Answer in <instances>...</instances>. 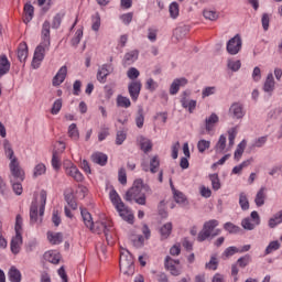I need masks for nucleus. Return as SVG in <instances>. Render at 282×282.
<instances>
[{"label": "nucleus", "instance_id": "obj_1", "mask_svg": "<svg viewBox=\"0 0 282 282\" xmlns=\"http://www.w3.org/2000/svg\"><path fill=\"white\" fill-rule=\"evenodd\" d=\"M153 193L151 187L148 184H144V181L138 178L133 182L132 187L126 193V202H135L139 206H147V195Z\"/></svg>", "mask_w": 282, "mask_h": 282}, {"label": "nucleus", "instance_id": "obj_2", "mask_svg": "<svg viewBox=\"0 0 282 282\" xmlns=\"http://www.w3.org/2000/svg\"><path fill=\"white\" fill-rule=\"evenodd\" d=\"M50 28H52V24H50V21H44L42 24V42L40 45L35 48L32 66L34 69H39V66L41 65V62L43 58H45V53L50 52Z\"/></svg>", "mask_w": 282, "mask_h": 282}, {"label": "nucleus", "instance_id": "obj_3", "mask_svg": "<svg viewBox=\"0 0 282 282\" xmlns=\"http://www.w3.org/2000/svg\"><path fill=\"white\" fill-rule=\"evenodd\" d=\"M90 230L97 235H102L104 232L108 246H113V239L111 236V232H113V223H111V220L93 223V229Z\"/></svg>", "mask_w": 282, "mask_h": 282}, {"label": "nucleus", "instance_id": "obj_4", "mask_svg": "<svg viewBox=\"0 0 282 282\" xmlns=\"http://www.w3.org/2000/svg\"><path fill=\"white\" fill-rule=\"evenodd\" d=\"M119 267L121 272H123V274H128V276H131V274L135 272V267L133 265V256L131 254V252H129V250H121Z\"/></svg>", "mask_w": 282, "mask_h": 282}, {"label": "nucleus", "instance_id": "obj_5", "mask_svg": "<svg viewBox=\"0 0 282 282\" xmlns=\"http://www.w3.org/2000/svg\"><path fill=\"white\" fill-rule=\"evenodd\" d=\"M241 47H243L241 35L236 34L227 42L226 51L228 54H230V56H237V54L241 52Z\"/></svg>", "mask_w": 282, "mask_h": 282}, {"label": "nucleus", "instance_id": "obj_6", "mask_svg": "<svg viewBox=\"0 0 282 282\" xmlns=\"http://www.w3.org/2000/svg\"><path fill=\"white\" fill-rule=\"evenodd\" d=\"M9 169L11 173L9 176L10 182H23L25 180V172L21 169L19 161L10 162Z\"/></svg>", "mask_w": 282, "mask_h": 282}, {"label": "nucleus", "instance_id": "obj_7", "mask_svg": "<svg viewBox=\"0 0 282 282\" xmlns=\"http://www.w3.org/2000/svg\"><path fill=\"white\" fill-rule=\"evenodd\" d=\"M141 169L144 171V173H152L155 174L160 171V156L154 155L150 160V164L147 162L141 163Z\"/></svg>", "mask_w": 282, "mask_h": 282}, {"label": "nucleus", "instance_id": "obj_8", "mask_svg": "<svg viewBox=\"0 0 282 282\" xmlns=\"http://www.w3.org/2000/svg\"><path fill=\"white\" fill-rule=\"evenodd\" d=\"M64 169H65L66 175H68L69 177H73L75 182H83V180H85V176H83V173H80V171L76 165H74V163L68 162V164L64 165Z\"/></svg>", "mask_w": 282, "mask_h": 282}, {"label": "nucleus", "instance_id": "obj_9", "mask_svg": "<svg viewBox=\"0 0 282 282\" xmlns=\"http://www.w3.org/2000/svg\"><path fill=\"white\" fill-rule=\"evenodd\" d=\"M128 91L131 100L133 102H138V98H140V91H142V82L140 80H132L128 85Z\"/></svg>", "mask_w": 282, "mask_h": 282}, {"label": "nucleus", "instance_id": "obj_10", "mask_svg": "<svg viewBox=\"0 0 282 282\" xmlns=\"http://www.w3.org/2000/svg\"><path fill=\"white\" fill-rule=\"evenodd\" d=\"M165 268L173 276H180V274H182V268H180V260H173L169 256L165 258Z\"/></svg>", "mask_w": 282, "mask_h": 282}, {"label": "nucleus", "instance_id": "obj_11", "mask_svg": "<svg viewBox=\"0 0 282 282\" xmlns=\"http://www.w3.org/2000/svg\"><path fill=\"white\" fill-rule=\"evenodd\" d=\"M113 72V64H104L99 66L97 72V80L100 83H107V76L112 74Z\"/></svg>", "mask_w": 282, "mask_h": 282}, {"label": "nucleus", "instance_id": "obj_12", "mask_svg": "<svg viewBox=\"0 0 282 282\" xmlns=\"http://www.w3.org/2000/svg\"><path fill=\"white\" fill-rule=\"evenodd\" d=\"M117 213H119V216L121 217V219H123V221H127L128 224H133V212H131L127 205L121 204L119 206H117L116 208Z\"/></svg>", "mask_w": 282, "mask_h": 282}, {"label": "nucleus", "instance_id": "obj_13", "mask_svg": "<svg viewBox=\"0 0 282 282\" xmlns=\"http://www.w3.org/2000/svg\"><path fill=\"white\" fill-rule=\"evenodd\" d=\"M188 85V79L185 77L176 78L173 80V83L170 86V94L171 96L177 95L181 87H186Z\"/></svg>", "mask_w": 282, "mask_h": 282}, {"label": "nucleus", "instance_id": "obj_14", "mask_svg": "<svg viewBox=\"0 0 282 282\" xmlns=\"http://www.w3.org/2000/svg\"><path fill=\"white\" fill-rule=\"evenodd\" d=\"M140 56V52L138 50L130 51L124 54L122 59L123 67H129V65H133L138 57Z\"/></svg>", "mask_w": 282, "mask_h": 282}, {"label": "nucleus", "instance_id": "obj_15", "mask_svg": "<svg viewBox=\"0 0 282 282\" xmlns=\"http://www.w3.org/2000/svg\"><path fill=\"white\" fill-rule=\"evenodd\" d=\"M213 234V220L206 221L202 231L198 234L197 241H206Z\"/></svg>", "mask_w": 282, "mask_h": 282}, {"label": "nucleus", "instance_id": "obj_16", "mask_svg": "<svg viewBox=\"0 0 282 282\" xmlns=\"http://www.w3.org/2000/svg\"><path fill=\"white\" fill-rule=\"evenodd\" d=\"M21 246H23V236H21V232H15V236L11 240V252L19 254L21 252Z\"/></svg>", "mask_w": 282, "mask_h": 282}, {"label": "nucleus", "instance_id": "obj_17", "mask_svg": "<svg viewBox=\"0 0 282 282\" xmlns=\"http://www.w3.org/2000/svg\"><path fill=\"white\" fill-rule=\"evenodd\" d=\"M65 78H67V66H62L53 77V86L58 87L59 85H63Z\"/></svg>", "mask_w": 282, "mask_h": 282}, {"label": "nucleus", "instance_id": "obj_18", "mask_svg": "<svg viewBox=\"0 0 282 282\" xmlns=\"http://www.w3.org/2000/svg\"><path fill=\"white\" fill-rule=\"evenodd\" d=\"M229 116H231V118H236L237 120H241V118H243V106L238 102L232 104L229 108Z\"/></svg>", "mask_w": 282, "mask_h": 282}, {"label": "nucleus", "instance_id": "obj_19", "mask_svg": "<svg viewBox=\"0 0 282 282\" xmlns=\"http://www.w3.org/2000/svg\"><path fill=\"white\" fill-rule=\"evenodd\" d=\"M3 149H4V155L10 162H19V159L14 156V150L12 149V144L10 141L4 140L3 141Z\"/></svg>", "mask_w": 282, "mask_h": 282}, {"label": "nucleus", "instance_id": "obj_20", "mask_svg": "<svg viewBox=\"0 0 282 282\" xmlns=\"http://www.w3.org/2000/svg\"><path fill=\"white\" fill-rule=\"evenodd\" d=\"M82 219L89 230H94V218L91 217V214L87 209H80Z\"/></svg>", "mask_w": 282, "mask_h": 282}, {"label": "nucleus", "instance_id": "obj_21", "mask_svg": "<svg viewBox=\"0 0 282 282\" xmlns=\"http://www.w3.org/2000/svg\"><path fill=\"white\" fill-rule=\"evenodd\" d=\"M107 160H109V158L107 156V154H105L102 152H95L91 155V161L95 164H99V166H106L107 165Z\"/></svg>", "mask_w": 282, "mask_h": 282}, {"label": "nucleus", "instance_id": "obj_22", "mask_svg": "<svg viewBox=\"0 0 282 282\" xmlns=\"http://www.w3.org/2000/svg\"><path fill=\"white\" fill-rule=\"evenodd\" d=\"M47 239L52 246H58L63 243V232L47 231Z\"/></svg>", "mask_w": 282, "mask_h": 282}, {"label": "nucleus", "instance_id": "obj_23", "mask_svg": "<svg viewBox=\"0 0 282 282\" xmlns=\"http://www.w3.org/2000/svg\"><path fill=\"white\" fill-rule=\"evenodd\" d=\"M138 142L140 143L141 151L149 153L153 149V143L150 139H147L144 135H140L138 138Z\"/></svg>", "mask_w": 282, "mask_h": 282}, {"label": "nucleus", "instance_id": "obj_24", "mask_svg": "<svg viewBox=\"0 0 282 282\" xmlns=\"http://www.w3.org/2000/svg\"><path fill=\"white\" fill-rule=\"evenodd\" d=\"M10 72V61H8V56H0V78L1 76H6Z\"/></svg>", "mask_w": 282, "mask_h": 282}, {"label": "nucleus", "instance_id": "obj_25", "mask_svg": "<svg viewBox=\"0 0 282 282\" xmlns=\"http://www.w3.org/2000/svg\"><path fill=\"white\" fill-rule=\"evenodd\" d=\"M263 91L267 94H272L274 91V75L272 73L268 74L264 82Z\"/></svg>", "mask_w": 282, "mask_h": 282}, {"label": "nucleus", "instance_id": "obj_26", "mask_svg": "<svg viewBox=\"0 0 282 282\" xmlns=\"http://www.w3.org/2000/svg\"><path fill=\"white\" fill-rule=\"evenodd\" d=\"M9 281L21 282L22 275L21 271L17 267H11L8 272Z\"/></svg>", "mask_w": 282, "mask_h": 282}, {"label": "nucleus", "instance_id": "obj_27", "mask_svg": "<svg viewBox=\"0 0 282 282\" xmlns=\"http://www.w3.org/2000/svg\"><path fill=\"white\" fill-rule=\"evenodd\" d=\"M18 58L20 63H24L28 58V43L22 42L18 47Z\"/></svg>", "mask_w": 282, "mask_h": 282}, {"label": "nucleus", "instance_id": "obj_28", "mask_svg": "<svg viewBox=\"0 0 282 282\" xmlns=\"http://www.w3.org/2000/svg\"><path fill=\"white\" fill-rule=\"evenodd\" d=\"M44 259L45 261H48V263H59L61 261V256L56 251H46L44 253Z\"/></svg>", "mask_w": 282, "mask_h": 282}, {"label": "nucleus", "instance_id": "obj_29", "mask_svg": "<svg viewBox=\"0 0 282 282\" xmlns=\"http://www.w3.org/2000/svg\"><path fill=\"white\" fill-rule=\"evenodd\" d=\"M40 209H39V214L40 217H43V215H45V204H47V192L42 189L40 192Z\"/></svg>", "mask_w": 282, "mask_h": 282}, {"label": "nucleus", "instance_id": "obj_30", "mask_svg": "<svg viewBox=\"0 0 282 282\" xmlns=\"http://www.w3.org/2000/svg\"><path fill=\"white\" fill-rule=\"evenodd\" d=\"M173 232V223H166L160 228V235L162 239H169Z\"/></svg>", "mask_w": 282, "mask_h": 282}, {"label": "nucleus", "instance_id": "obj_31", "mask_svg": "<svg viewBox=\"0 0 282 282\" xmlns=\"http://www.w3.org/2000/svg\"><path fill=\"white\" fill-rule=\"evenodd\" d=\"M34 19V6L26 3L24 6V23H30Z\"/></svg>", "mask_w": 282, "mask_h": 282}, {"label": "nucleus", "instance_id": "obj_32", "mask_svg": "<svg viewBox=\"0 0 282 282\" xmlns=\"http://www.w3.org/2000/svg\"><path fill=\"white\" fill-rule=\"evenodd\" d=\"M30 221L31 224H36L39 221V205L36 202H32L30 208Z\"/></svg>", "mask_w": 282, "mask_h": 282}, {"label": "nucleus", "instance_id": "obj_33", "mask_svg": "<svg viewBox=\"0 0 282 282\" xmlns=\"http://www.w3.org/2000/svg\"><path fill=\"white\" fill-rule=\"evenodd\" d=\"M109 197H110L111 204L115 206V208H118V206H120L121 204H124L122 202V198H120V195L118 194V192H116V189L110 191Z\"/></svg>", "mask_w": 282, "mask_h": 282}, {"label": "nucleus", "instance_id": "obj_34", "mask_svg": "<svg viewBox=\"0 0 282 282\" xmlns=\"http://www.w3.org/2000/svg\"><path fill=\"white\" fill-rule=\"evenodd\" d=\"M256 206L261 207L265 204V187H261L254 198Z\"/></svg>", "mask_w": 282, "mask_h": 282}, {"label": "nucleus", "instance_id": "obj_35", "mask_svg": "<svg viewBox=\"0 0 282 282\" xmlns=\"http://www.w3.org/2000/svg\"><path fill=\"white\" fill-rule=\"evenodd\" d=\"M68 137L75 142L80 139V132H78V127L76 126V123H72L68 127Z\"/></svg>", "mask_w": 282, "mask_h": 282}, {"label": "nucleus", "instance_id": "obj_36", "mask_svg": "<svg viewBox=\"0 0 282 282\" xmlns=\"http://www.w3.org/2000/svg\"><path fill=\"white\" fill-rule=\"evenodd\" d=\"M172 193L174 195V199L176 204H184L186 202V196H184V193L175 189V186H173V183H171Z\"/></svg>", "mask_w": 282, "mask_h": 282}, {"label": "nucleus", "instance_id": "obj_37", "mask_svg": "<svg viewBox=\"0 0 282 282\" xmlns=\"http://www.w3.org/2000/svg\"><path fill=\"white\" fill-rule=\"evenodd\" d=\"M117 106L123 107V109H129V107H131V99H129L128 97H124L122 95H119L117 97Z\"/></svg>", "mask_w": 282, "mask_h": 282}, {"label": "nucleus", "instance_id": "obj_38", "mask_svg": "<svg viewBox=\"0 0 282 282\" xmlns=\"http://www.w3.org/2000/svg\"><path fill=\"white\" fill-rule=\"evenodd\" d=\"M243 151H246V140H242L238 145L235 151L234 158L239 162L241 160V155H243Z\"/></svg>", "mask_w": 282, "mask_h": 282}, {"label": "nucleus", "instance_id": "obj_39", "mask_svg": "<svg viewBox=\"0 0 282 282\" xmlns=\"http://www.w3.org/2000/svg\"><path fill=\"white\" fill-rule=\"evenodd\" d=\"M279 224H282V210L278 212L272 218L269 219V226L276 228Z\"/></svg>", "mask_w": 282, "mask_h": 282}, {"label": "nucleus", "instance_id": "obj_40", "mask_svg": "<svg viewBox=\"0 0 282 282\" xmlns=\"http://www.w3.org/2000/svg\"><path fill=\"white\" fill-rule=\"evenodd\" d=\"M135 124L138 129H142L144 127V109L139 108L135 117Z\"/></svg>", "mask_w": 282, "mask_h": 282}, {"label": "nucleus", "instance_id": "obj_41", "mask_svg": "<svg viewBox=\"0 0 282 282\" xmlns=\"http://www.w3.org/2000/svg\"><path fill=\"white\" fill-rule=\"evenodd\" d=\"M61 109H63V99H56L51 108L52 116H58Z\"/></svg>", "mask_w": 282, "mask_h": 282}, {"label": "nucleus", "instance_id": "obj_42", "mask_svg": "<svg viewBox=\"0 0 282 282\" xmlns=\"http://www.w3.org/2000/svg\"><path fill=\"white\" fill-rule=\"evenodd\" d=\"M51 162L54 171H61V156L58 154V151H53V156Z\"/></svg>", "mask_w": 282, "mask_h": 282}, {"label": "nucleus", "instance_id": "obj_43", "mask_svg": "<svg viewBox=\"0 0 282 282\" xmlns=\"http://www.w3.org/2000/svg\"><path fill=\"white\" fill-rule=\"evenodd\" d=\"M227 67H228V69H231V72H239V69H241V61L228 59Z\"/></svg>", "mask_w": 282, "mask_h": 282}, {"label": "nucleus", "instance_id": "obj_44", "mask_svg": "<svg viewBox=\"0 0 282 282\" xmlns=\"http://www.w3.org/2000/svg\"><path fill=\"white\" fill-rule=\"evenodd\" d=\"M45 171H47V167L43 163H39L35 165L33 171V177H39L41 175H45Z\"/></svg>", "mask_w": 282, "mask_h": 282}, {"label": "nucleus", "instance_id": "obj_45", "mask_svg": "<svg viewBox=\"0 0 282 282\" xmlns=\"http://www.w3.org/2000/svg\"><path fill=\"white\" fill-rule=\"evenodd\" d=\"M170 17L172 19H177V17H180V4H177V2H172L170 4Z\"/></svg>", "mask_w": 282, "mask_h": 282}, {"label": "nucleus", "instance_id": "obj_46", "mask_svg": "<svg viewBox=\"0 0 282 282\" xmlns=\"http://www.w3.org/2000/svg\"><path fill=\"white\" fill-rule=\"evenodd\" d=\"M23 181H14V182H10L11 186H12V191L13 193H15V195H22L23 194V185L21 184Z\"/></svg>", "mask_w": 282, "mask_h": 282}, {"label": "nucleus", "instance_id": "obj_47", "mask_svg": "<svg viewBox=\"0 0 282 282\" xmlns=\"http://www.w3.org/2000/svg\"><path fill=\"white\" fill-rule=\"evenodd\" d=\"M215 149L217 153H224V149H226V137L224 134L220 135Z\"/></svg>", "mask_w": 282, "mask_h": 282}, {"label": "nucleus", "instance_id": "obj_48", "mask_svg": "<svg viewBox=\"0 0 282 282\" xmlns=\"http://www.w3.org/2000/svg\"><path fill=\"white\" fill-rule=\"evenodd\" d=\"M279 248H281V243L278 240L271 241L265 249V254H272V252L279 250Z\"/></svg>", "mask_w": 282, "mask_h": 282}, {"label": "nucleus", "instance_id": "obj_49", "mask_svg": "<svg viewBox=\"0 0 282 282\" xmlns=\"http://www.w3.org/2000/svg\"><path fill=\"white\" fill-rule=\"evenodd\" d=\"M224 228H225V230H227V232H230V235H237V232H239V230H241V228H239V226H237L232 223H226Z\"/></svg>", "mask_w": 282, "mask_h": 282}, {"label": "nucleus", "instance_id": "obj_50", "mask_svg": "<svg viewBox=\"0 0 282 282\" xmlns=\"http://www.w3.org/2000/svg\"><path fill=\"white\" fill-rule=\"evenodd\" d=\"M237 128H231L228 130L229 149L235 147V138H237Z\"/></svg>", "mask_w": 282, "mask_h": 282}, {"label": "nucleus", "instance_id": "obj_51", "mask_svg": "<svg viewBox=\"0 0 282 282\" xmlns=\"http://www.w3.org/2000/svg\"><path fill=\"white\" fill-rule=\"evenodd\" d=\"M124 140H127V132L124 130L117 131L116 144L120 147V144H123Z\"/></svg>", "mask_w": 282, "mask_h": 282}, {"label": "nucleus", "instance_id": "obj_52", "mask_svg": "<svg viewBox=\"0 0 282 282\" xmlns=\"http://www.w3.org/2000/svg\"><path fill=\"white\" fill-rule=\"evenodd\" d=\"M239 204L243 210H248V208H250V203L248 202V196H246V194L243 193L240 194Z\"/></svg>", "mask_w": 282, "mask_h": 282}, {"label": "nucleus", "instance_id": "obj_53", "mask_svg": "<svg viewBox=\"0 0 282 282\" xmlns=\"http://www.w3.org/2000/svg\"><path fill=\"white\" fill-rule=\"evenodd\" d=\"M82 39H83V29H78L75 33V36L70 41L73 47H77Z\"/></svg>", "mask_w": 282, "mask_h": 282}, {"label": "nucleus", "instance_id": "obj_54", "mask_svg": "<svg viewBox=\"0 0 282 282\" xmlns=\"http://www.w3.org/2000/svg\"><path fill=\"white\" fill-rule=\"evenodd\" d=\"M63 22V14L57 13L52 21L53 30H58L61 28V23Z\"/></svg>", "mask_w": 282, "mask_h": 282}, {"label": "nucleus", "instance_id": "obj_55", "mask_svg": "<svg viewBox=\"0 0 282 282\" xmlns=\"http://www.w3.org/2000/svg\"><path fill=\"white\" fill-rule=\"evenodd\" d=\"M197 149L199 151V153H204V151H206V149H210V141H206V140H199L197 143Z\"/></svg>", "mask_w": 282, "mask_h": 282}, {"label": "nucleus", "instance_id": "obj_56", "mask_svg": "<svg viewBox=\"0 0 282 282\" xmlns=\"http://www.w3.org/2000/svg\"><path fill=\"white\" fill-rule=\"evenodd\" d=\"M237 252H239V249H237V247H229L224 251L223 259H229V257L237 254Z\"/></svg>", "mask_w": 282, "mask_h": 282}, {"label": "nucleus", "instance_id": "obj_57", "mask_svg": "<svg viewBox=\"0 0 282 282\" xmlns=\"http://www.w3.org/2000/svg\"><path fill=\"white\" fill-rule=\"evenodd\" d=\"M127 76L130 80H135V78L140 76V70H138L135 67H131L128 69Z\"/></svg>", "mask_w": 282, "mask_h": 282}, {"label": "nucleus", "instance_id": "obj_58", "mask_svg": "<svg viewBox=\"0 0 282 282\" xmlns=\"http://www.w3.org/2000/svg\"><path fill=\"white\" fill-rule=\"evenodd\" d=\"M118 181L124 186L127 184V170L120 167L118 172Z\"/></svg>", "mask_w": 282, "mask_h": 282}, {"label": "nucleus", "instance_id": "obj_59", "mask_svg": "<svg viewBox=\"0 0 282 282\" xmlns=\"http://www.w3.org/2000/svg\"><path fill=\"white\" fill-rule=\"evenodd\" d=\"M261 23H262L263 31L268 32L270 28V15L268 13L262 14Z\"/></svg>", "mask_w": 282, "mask_h": 282}, {"label": "nucleus", "instance_id": "obj_60", "mask_svg": "<svg viewBox=\"0 0 282 282\" xmlns=\"http://www.w3.org/2000/svg\"><path fill=\"white\" fill-rule=\"evenodd\" d=\"M145 89L149 91H155V89H158V82H155L153 78H149L145 83Z\"/></svg>", "mask_w": 282, "mask_h": 282}, {"label": "nucleus", "instance_id": "obj_61", "mask_svg": "<svg viewBox=\"0 0 282 282\" xmlns=\"http://www.w3.org/2000/svg\"><path fill=\"white\" fill-rule=\"evenodd\" d=\"M91 30H94V32H98L100 30V15L99 14H96L93 18Z\"/></svg>", "mask_w": 282, "mask_h": 282}, {"label": "nucleus", "instance_id": "obj_62", "mask_svg": "<svg viewBox=\"0 0 282 282\" xmlns=\"http://www.w3.org/2000/svg\"><path fill=\"white\" fill-rule=\"evenodd\" d=\"M120 19L122 23H124V25H129L131 21H133V13L129 12V13L122 14Z\"/></svg>", "mask_w": 282, "mask_h": 282}, {"label": "nucleus", "instance_id": "obj_63", "mask_svg": "<svg viewBox=\"0 0 282 282\" xmlns=\"http://www.w3.org/2000/svg\"><path fill=\"white\" fill-rule=\"evenodd\" d=\"M265 142H268V137H260L256 139V141L253 142V147L256 149H261V147H263Z\"/></svg>", "mask_w": 282, "mask_h": 282}, {"label": "nucleus", "instance_id": "obj_64", "mask_svg": "<svg viewBox=\"0 0 282 282\" xmlns=\"http://www.w3.org/2000/svg\"><path fill=\"white\" fill-rule=\"evenodd\" d=\"M109 135V128H101L100 132L98 133V140L99 142H102L104 140H107V137Z\"/></svg>", "mask_w": 282, "mask_h": 282}]
</instances>
